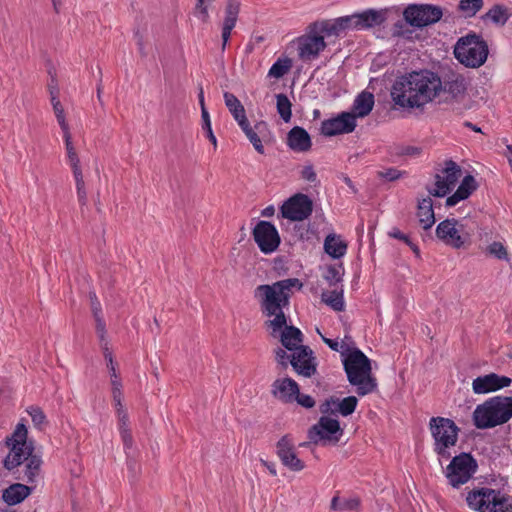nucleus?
I'll list each match as a JSON object with an SVG mask.
<instances>
[{
    "label": "nucleus",
    "mask_w": 512,
    "mask_h": 512,
    "mask_svg": "<svg viewBox=\"0 0 512 512\" xmlns=\"http://www.w3.org/2000/svg\"><path fill=\"white\" fill-rule=\"evenodd\" d=\"M440 78L432 72H412L399 77L391 89L394 103L402 108H421L437 98Z\"/></svg>",
    "instance_id": "1"
},
{
    "label": "nucleus",
    "mask_w": 512,
    "mask_h": 512,
    "mask_svg": "<svg viewBox=\"0 0 512 512\" xmlns=\"http://www.w3.org/2000/svg\"><path fill=\"white\" fill-rule=\"evenodd\" d=\"M27 433L24 424H17L13 434L7 439L10 451L4 460V466L8 470L21 467L17 479L34 483L41 477L42 460L33 453V443L27 441Z\"/></svg>",
    "instance_id": "2"
},
{
    "label": "nucleus",
    "mask_w": 512,
    "mask_h": 512,
    "mask_svg": "<svg viewBox=\"0 0 512 512\" xmlns=\"http://www.w3.org/2000/svg\"><path fill=\"white\" fill-rule=\"evenodd\" d=\"M302 284L296 278L277 281L272 285H260L255 289V297L258 299L262 312L267 317H274L266 322V325L272 329V335L276 336L278 332L286 325V316L283 308L288 305L290 291L293 287Z\"/></svg>",
    "instance_id": "3"
},
{
    "label": "nucleus",
    "mask_w": 512,
    "mask_h": 512,
    "mask_svg": "<svg viewBox=\"0 0 512 512\" xmlns=\"http://www.w3.org/2000/svg\"><path fill=\"white\" fill-rule=\"evenodd\" d=\"M343 366L351 385L356 386V393L365 396L376 387V379L372 375L370 359L359 349H350L343 356Z\"/></svg>",
    "instance_id": "4"
},
{
    "label": "nucleus",
    "mask_w": 512,
    "mask_h": 512,
    "mask_svg": "<svg viewBox=\"0 0 512 512\" xmlns=\"http://www.w3.org/2000/svg\"><path fill=\"white\" fill-rule=\"evenodd\" d=\"M512 418V397L495 396L478 405L473 422L478 429H489L507 423Z\"/></svg>",
    "instance_id": "5"
},
{
    "label": "nucleus",
    "mask_w": 512,
    "mask_h": 512,
    "mask_svg": "<svg viewBox=\"0 0 512 512\" xmlns=\"http://www.w3.org/2000/svg\"><path fill=\"white\" fill-rule=\"evenodd\" d=\"M466 502L470 509L477 512H512L509 498L499 490L487 487L470 490Z\"/></svg>",
    "instance_id": "6"
},
{
    "label": "nucleus",
    "mask_w": 512,
    "mask_h": 512,
    "mask_svg": "<svg viewBox=\"0 0 512 512\" xmlns=\"http://www.w3.org/2000/svg\"><path fill=\"white\" fill-rule=\"evenodd\" d=\"M454 55L465 66L478 68L487 60L488 46L480 36L468 34L457 41Z\"/></svg>",
    "instance_id": "7"
},
{
    "label": "nucleus",
    "mask_w": 512,
    "mask_h": 512,
    "mask_svg": "<svg viewBox=\"0 0 512 512\" xmlns=\"http://www.w3.org/2000/svg\"><path fill=\"white\" fill-rule=\"evenodd\" d=\"M429 429L434 439V451L442 458L451 456L450 449L458 441L459 428L449 418L432 417L429 421Z\"/></svg>",
    "instance_id": "8"
},
{
    "label": "nucleus",
    "mask_w": 512,
    "mask_h": 512,
    "mask_svg": "<svg viewBox=\"0 0 512 512\" xmlns=\"http://www.w3.org/2000/svg\"><path fill=\"white\" fill-rule=\"evenodd\" d=\"M436 236L446 245L460 249L471 243V231L466 225L454 218L440 222L436 228Z\"/></svg>",
    "instance_id": "9"
},
{
    "label": "nucleus",
    "mask_w": 512,
    "mask_h": 512,
    "mask_svg": "<svg viewBox=\"0 0 512 512\" xmlns=\"http://www.w3.org/2000/svg\"><path fill=\"white\" fill-rule=\"evenodd\" d=\"M477 463L470 454L455 456L446 469V477L454 488L467 483L476 472Z\"/></svg>",
    "instance_id": "10"
},
{
    "label": "nucleus",
    "mask_w": 512,
    "mask_h": 512,
    "mask_svg": "<svg viewBox=\"0 0 512 512\" xmlns=\"http://www.w3.org/2000/svg\"><path fill=\"white\" fill-rule=\"evenodd\" d=\"M405 21L411 26L422 28L438 22L443 16L439 6L422 4L409 5L403 12Z\"/></svg>",
    "instance_id": "11"
},
{
    "label": "nucleus",
    "mask_w": 512,
    "mask_h": 512,
    "mask_svg": "<svg viewBox=\"0 0 512 512\" xmlns=\"http://www.w3.org/2000/svg\"><path fill=\"white\" fill-rule=\"evenodd\" d=\"M461 176V168L452 160L444 163V168L435 175L434 187L428 188L431 196L444 197L456 185Z\"/></svg>",
    "instance_id": "12"
},
{
    "label": "nucleus",
    "mask_w": 512,
    "mask_h": 512,
    "mask_svg": "<svg viewBox=\"0 0 512 512\" xmlns=\"http://www.w3.org/2000/svg\"><path fill=\"white\" fill-rule=\"evenodd\" d=\"M252 234L258 247L265 254L274 252L280 244L278 231L270 222L259 221Z\"/></svg>",
    "instance_id": "13"
},
{
    "label": "nucleus",
    "mask_w": 512,
    "mask_h": 512,
    "mask_svg": "<svg viewBox=\"0 0 512 512\" xmlns=\"http://www.w3.org/2000/svg\"><path fill=\"white\" fill-rule=\"evenodd\" d=\"M297 44L298 56L304 62L316 59L320 52L326 48L324 36L314 32L312 26H310V31L307 34L298 38Z\"/></svg>",
    "instance_id": "14"
},
{
    "label": "nucleus",
    "mask_w": 512,
    "mask_h": 512,
    "mask_svg": "<svg viewBox=\"0 0 512 512\" xmlns=\"http://www.w3.org/2000/svg\"><path fill=\"white\" fill-rule=\"evenodd\" d=\"M312 201L304 194H296L288 199L281 207L284 218L292 221H302L312 213Z\"/></svg>",
    "instance_id": "15"
},
{
    "label": "nucleus",
    "mask_w": 512,
    "mask_h": 512,
    "mask_svg": "<svg viewBox=\"0 0 512 512\" xmlns=\"http://www.w3.org/2000/svg\"><path fill=\"white\" fill-rule=\"evenodd\" d=\"M355 115L350 112H342L338 116L324 120L321 123V133L324 136L348 134L356 128Z\"/></svg>",
    "instance_id": "16"
},
{
    "label": "nucleus",
    "mask_w": 512,
    "mask_h": 512,
    "mask_svg": "<svg viewBox=\"0 0 512 512\" xmlns=\"http://www.w3.org/2000/svg\"><path fill=\"white\" fill-rule=\"evenodd\" d=\"M337 433L340 435L342 433L338 420L323 416L317 424L310 428L308 438L314 444L322 441H338L339 437L334 436Z\"/></svg>",
    "instance_id": "17"
},
{
    "label": "nucleus",
    "mask_w": 512,
    "mask_h": 512,
    "mask_svg": "<svg viewBox=\"0 0 512 512\" xmlns=\"http://www.w3.org/2000/svg\"><path fill=\"white\" fill-rule=\"evenodd\" d=\"M276 453L282 464L291 471H301L305 468L304 462L298 458L292 439L285 435L276 444Z\"/></svg>",
    "instance_id": "18"
},
{
    "label": "nucleus",
    "mask_w": 512,
    "mask_h": 512,
    "mask_svg": "<svg viewBox=\"0 0 512 512\" xmlns=\"http://www.w3.org/2000/svg\"><path fill=\"white\" fill-rule=\"evenodd\" d=\"M290 363L294 370L304 377H311L316 372L315 358L307 346H300L292 353Z\"/></svg>",
    "instance_id": "19"
},
{
    "label": "nucleus",
    "mask_w": 512,
    "mask_h": 512,
    "mask_svg": "<svg viewBox=\"0 0 512 512\" xmlns=\"http://www.w3.org/2000/svg\"><path fill=\"white\" fill-rule=\"evenodd\" d=\"M512 380L507 376L490 373L475 378L472 382V390L475 394H487L510 386Z\"/></svg>",
    "instance_id": "20"
},
{
    "label": "nucleus",
    "mask_w": 512,
    "mask_h": 512,
    "mask_svg": "<svg viewBox=\"0 0 512 512\" xmlns=\"http://www.w3.org/2000/svg\"><path fill=\"white\" fill-rule=\"evenodd\" d=\"M299 385L289 377L276 379L272 384L271 393L283 403H293L297 399Z\"/></svg>",
    "instance_id": "21"
},
{
    "label": "nucleus",
    "mask_w": 512,
    "mask_h": 512,
    "mask_svg": "<svg viewBox=\"0 0 512 512\" xmlns=\"http://www.w3.org/2000/svg\"><path fill=\"white\" fill-rule=\"evenodd\" d=\"M351 28L365 29L381 25L386 20L385 10L369 9L349 16Z\"/></svg>",
    "instance_id": "22"
},
{
    "label": "nucleus",
    "mask_w": 512,
    "mask_h": 512,
    "mask_svg": "<svg viewBox=\"0 0 512 512\" xmlns=\"http://www.w3.org/2000/svg\"><path fill=\"white\" fill-rule=\"evenodd\" d=\"M240 11V0H228L225 8V18L222 26V50L224 51L229 41L231 31L235 27Z\"/></svg>",
    "instance_id": "23"
},
{
    "label": "nucleus",
    "mask_w": 512,
    "mask_h": 512,
    "mask_svg": "<svg viewBox=\"0 0 512 512\" xmlns=\"http://www.w3.org/2000/svg\"><path fill=\"white\" fill-rule=\"evenodd\" d=\"M313 31L323 36H337L343 30L351 28L349 16L341 17L336 20H324L315 22L311 25Z\"/></svg>",
    "instance_id": "24"
},
{
    "label": "nucleus",
    "mask_w": 512,
    "mask_h": 512,
    "mask_svg": "<svg viewBox=\"0 0 512 512\" xmlns=\"http://www.w3.org/2000/svg\"><path fill=\"white\" fill-rule=\"evenodd\" d=\"M104 358L107 361V368L110 373V382L112 387V397L114 406H121L122 404V392H121V380L117 374L116 366L113 361L112 352L109 350V347H104Z\"/></svg>",
    "instance_id": "25"
},
{
    "label": "nucleus",
    "mask_w": 512,
    "mask_h": 512,
    "mask_svg": "<svg viewBox=\"0 0 512 512\" xmlns=\"http://www.w3.org/2000/svg\"><path fill=\"white\" fill-rule=\"evenodd\" d=\"M287 144L294 151L306 152L311 148V139L305 129L297 126L288 133Z\"/></svg>",
    "instance_id": "26"
},
{
    "label": "nucleus",
    "mask_w": 512,
    "mask_h": 512,
    "mask_svg": "<svg viewBox=\"0 0 512 512\" xmlns=\"http://www.w3.org/2000/svg\"><path fill=\"white\" fill-rule=\"evenodd\" d=\"M417 218L424 230L430 229L435 223L432 199L428 196L418 199Z\"/></svg>",
    "instance_id": "27"
},
{
    "label": "nucleus",
    "mask_w": 512,
    "mask_h": 512,
    "mask_svg": "<svg viewBox=\"0 0 512 512\" xmlns=\"http://www.w3.org/2000/svg\"><path fill=\"white\" fill-rule=\"evenodd\" d=\"M476 188L475 178L472 175L465 176L456 192L446 199V206L452 207L458 202L467 199Z\"/></svg>",
    "instance_id": "28"
},
{
    "label": "nucleus",
    "mask_w": 512,
    "mask_h": 512,
    "mask_svg": "<svg viewBox=\"0 0 512 512\" xmlns=\"http://www.w3.org/2000/svg\"><path fill=\"white\" fill-rule=\"evenodd\" d=\"M31 492V487L21 483H15L3 491L2 498L4 502L12 506L21 503L31 494Z\"/></svg>",
    "instance_id": "29"
},
{
    "label": "nucleus",
    "mask_w": 512,
    "mask_h": 512,
    "mask_svg": "<svg viewBox=\"0 0 512 512\" xmlns=\"http://www.w3.org/2000/svg\"><path fill=\"white\" fill-rule=\"evenodd\" d=\"M464 91L465 85L462 79L446 81L444 84L440 80V89L437 97L443 101H449L450 99L458 98Z\"/></svg>",
    "instance_id": "30"
},
{
    "label": "nucleus",
    "mask_w": 512,
    "mask_h": 512,
    "mask_svg": "<svg viewBox=\"0 0 512 512\" xmlns=\"http://www.w3.org/2000/svg\"><path fill=\"white\" fill-rule=\"evenodd\" d=\"M117 419H118V429L126 449H130L133 446V437L129 427V418L124 406H115Z\"/></svg>",
    "instance_id": "31"
},
{
    "label": "nucleus",
    "mask_w": 512,
    "mask_h": 512,
    "mask_svg": "<svg viewBox=\"0 0 512 512\" xmlns=\"http://www.w3.org/2000/svg\"><path fill=\"white\" fill-rule=\"evenodd\" d=\"M374 95L370 92H361L354 100L352 112L357 117L363 118L367 116L373 109Z\"/></svg>",
    "instance_id": "32"
},
{
    "label": "nucleus",
    "mask_w": 512,
    "mask_h": 512,
    "mask_svg": "<svg viewBox=\"0 0 512 512\" xmlns=\"http://www.w3.org/2000/svg\"><path fill=\"white\" fill-rule=\"evenodd\" d=\"M281 331V343L282 345L290 350L294 351L295 349L299 348L302 343V333L301 331L294 327V326H283Z\"/></svg>",
    "instance_id": "33"
},
{
    "label": "nucleus",
    "mask_w": 512,
    "mask_h": 512,
    "mask_svg": "<svg viewBox=\"0 0 512 512\" xmlns=\"http://www.w3.org/2000/svg\"><path fill=\"white\" fill-rule=\"evenodd\" d=\"M324 249L328 255L334 259H339L346 254L347 244L340 238V236L330 234L324 241Z\"/></svg>",
    "instance_id": "34"
},
{
    "label": "nucleus",
    "mask_w": 512,
    "mask_h": 512,
    "mask_svg": "<svg viewBox=\"0 0 512 512\" xmlns=\"http://www.w3.org/2000/svg\"><path fill=\"white\" fill-rule=\"evenodd\" d=\"M239 126L241 127V129L243 130V132L245 133V135L247 136V138L249 139V141L252 143L253 147L255 148V150L260 153V154H263L264 153V146L262 144V141L259 137V133L262 132L263 128H264V124L263 123H257L254 128L250 127L249 125V122H248V119L245 120V123H240Z\"/></svg>",
    "instance_id": "35"
},
{
    "label": "nucleus",
    "mask_w": 512,
    "mask_h": 512,
    "mask_svg": "<svg viewBox=\"0 0 512 512\" xmlns=\"http://www.w3.org/2000/svg\"><path fill=\"white\" fill-rule=\"evenodd\" d=\"M224 102L229 112L232 114L238 124L245 123L247 119L244 106L241 104L239 99L230 92H224Z\"/></svg>",
    "instance_id": "36"
},
{
    "label": "nucleus",
    "mask_w": 512,
    "mask_h": 512,
    "mask_svg": "<svg viewBox=\"0 0 512 512\" xmlns=\"http://www.w3.org/2000/svg\"><path fill=\"white\" fill-rule=\"evenodd\" d=\"M63 138L65 141V148H66L68 163H69L72 171L81 170L80 159L78 157L76 148L72 142L71 132L68 131V132L63 133Z\"/></svg>",
    "instance_id": "37"
},
{
    "label": "nucleus",
    "mask_w": 512,
    "mask_h": 512,
    "mask_svg": "<svg viewBox=\"0 0 512 512\" xmlns=\"http://www.w3.org/2000/svg\"><path fill=\"white\" fill-rule=\"evenodd\" d=\"M511 14L509 10L503 5H494L489 11L485 14L484 18L491 20L493 23L497 25L503 26L509 19Z\"/></svg>",
    "instance_id": "38"
},
{
    "label": "nucleus",
    "mask_w": 512,
    "mask_h": 512,
    "mask_svg": "<svg viewBox=\"0 0 512 512\" xmlns=\"http://www.w3.org/2000/svg\"><path fill=\"white\" fill-rule=\"evenodd\" d=\"M51 103L53 106V111L55 114V117L57 119V122L62 130L63 133L70 131L68 122L65 117L64 108L60 102V100L57 98V96L51 92Z\"/></svg>",
    "instance_id": "39"
},
{
    "label": "nucleus",
    "mask_w": 512,
    "mask_h": 512,
    "mask_svg": "<svg viewBox=\"0 0 512 512\" xmlns=\"http://www.w3.org/2000/svg\"><path fill=\"white\" fill-rule=\"evenodd\" d=\"M322 301L330 306L335 311H342L344 309V301L342 292L333 290L322 293Z\"/></svg>",
    "instance_id": "40"
},
{
    "label": "nucleus",
    "mask_w": 512,
    "mask_h": 512,
    "mask_svg": "<svg viewBox=\"0 0 512 512\" xmlns=\"http://www.w3.org/2000/svg\"><path fill=\"white\" fill-rule=\"evenodd\" d=\"M292 61L289 58H279L269 69L268 76L279 79L289 72Z\"/></svg>",
    "instance_id": "41"
},
{
    "label": "nucleus",
    "mask_w": 512,
    "mask_h": 512,
    "mask_svg": "<svg viewBox=\"0 0 512 512\" xmlns=\"http://www.w3.org/2000/svg\"><path fill=\"white\" fill-rule=\"evenodd\" d=\"M358 400L355 396H348L342 400H333V404L337 405V410L342 416L351 415L357 406Z\"/></svg>",
    "instance_id": "42"
},
{
    "label": "nucleus",
    "mask_w": 512,
    "mask_h": 512,
    "mask_svg": "<svg viewBox=\"0 0 512 512\" xmlns=\"http://www.w3.org/2000/svg\"><path fill=\"white\" fill-rule=\"evenodd\" d=\"M483 7V0H460L458 8L465 17H472Z\"/></svg>",
    "instance_id": "43"
},
{
    "label": "nucleus",
    "mask_w": 512,
    "mask_h": 512,
    "mask_svg": "<svg viewBox=\"0 0 512 512\" xmlns=\"http://www.w3.org/2000/svg\"><path fill=\"white\" fill-rule=\"evenodd\" d=\"M75 184H76V191H77V197L78 201L81 206H85L87 204V192L85 187V181L81 170L72 171Z\"/></svg>",
    "instance_id": "44"
},
{
    "label": "nucleus",
    "mask_w": 512,
    "mask_h": 512,
    "mask_svg": "<svg viewBox=\"0 0 512 512\" xmlns=\"http://www.w3.org/2000/svg\"><path fill=\"white\" fill-rule=\"evenodd\" d=\"M486 252L489 255H491L499 260H504L507 262H509V260H510L508 251H507L506 247L503 245V243H501V242H497V241L492 242L491 244H489L487 246Z\"/></svg>",
    "instance_id": "45"
},
{
    "label": "nucleus",
    "mask_w": 512,
    "mask_h": 512,
    "mask_svg": "<svg viewBox=\"0 0 512 512\" xmlns=\"http://www.w3.org/2000/svg\"><path fill=\"white\" fill-rule=\"evenodd\" d=\"M276 98L278 113L285 122H288L291 118V102L284 94H278Z\"/></svg>",
    "instance_id": "46"
},
{
    "label": "nucleus",
    "mask_w": 512,
    "mask_h": 512,
    "mask_svg": "<svg viewBox=\"0 0 512 512\" xmlns=\"http://www.w3.org/2000/svg\"><path fill=\"white\" fill-rule=\"evenodd\" d=\"M201 119H202V123H201L202 130L205 131L208 139L210 140V142L212 143L214 148H216L217 147V139L213 133L210 115L206 108H203V115H201Z\"/></svg>",
    "instance_id": "47"
},
{
    "label": "nucleus",
    "mask_w": 512,
    "mask_h": 512,
    "mask_svg": "<svg viewBox=\"0 0 512 512\" xmlns=\"http://www.w3.org/2000/svg\"><path fill=\"white\" fill-rule=\"evenodd\" d=\"M31 416L32 422L38 429H42L46 425V416L43 410L37 406H31L27 409Z\"/></svg>",
    "instance_id": "48"
},
{
    "label": "nucleus",
    "mask_w": 512,
    "mask_h": 512,
    "mask_svg": "<svg viewBox=\"0 0 512 512\" xmlns=\"http://www.w3.org/2000/svg\"><path fill=\"white\" fill-rule=\"evenodd\" d=\"M213 1L214 0H197L196 2L194 15L204 23H206L209 19L208 6Z\"/></svg>",
    "instance_id": "49"
},
{
    "label": "nucleus",
    "mask_w": 512,
    "mask_h": 512,
    "mask_svg": "<svg viewBox=\"0 0 512 512\" xmlns=\"http://www.w3.org/2000/svg\"><path fill=\"white\" fill-rule=\"evenodd\" d=\"M96 322V333L100 340V346L102 350L104 351V347L106 344V347H108V341L106 339V329H105V322L101 316H97L95 318Z\"/></svg>",
    "instance_id": "50"
},
{
    "label": "nucleus",
    "mask_w": 512,
    "mask_h": 512,
    "mask_svg": "<svg viewBox=\"0 0 512 512\" xmlns=\"http://www.w3.org/2000/svg\"><path fill=\"white\" fill-rule=\"evenodd\" d=\"M406 174L405 171L398 170L396 168H387L378 172L380 178H384L388 181H395L400 179Z\"/></svg>",
    "instance_id": "51"
},
{
    "label": "nucleus",
    "mask_w": 512,
    "mask_h": 512,
    "mask_svg": "<svg viewBox=\"0 0 512 512\" xmlns=\"http://www.w3.org/2000/svg\"><path fill=\"white\" fill-rule=\"evenodd\" d=\"M322 340L326 343L333 351L340 352L342 357L350 350L345 343H339L336 340H332L321 335Z\"/></svg>",
    "instance_id": "52"
},
{
    "label": "nucleus",
    "mask_w": 512,
    "mask_h": 512,
    "mask_svg": "<svg viewBox=\"0 0 512 512\" xmlns=\"http://www.w3.org/2000/svg\"><path fill=\"white\" fill-rule=\"evenodd\" d=\"M295 402L307 409L315 406L314 399L310 395L301 394L300 391L297 393V399H295Z\"/></svg>",
    "instance_id": "53"
},
{
    "label": "nucleus",
    "mask_w": 512,
    "mask_h": 512,
    "mask_svg": "<svg viewBox=\"0 0 512 512\" xmlns=\"http://www.w3.org/2000/svg\"><path fill=\"white\" fill-rule=\"evenodd\" d=\"M360 506L359 498H349L341 501V511L357 510Z\"/></svg>",
    "instance_id": "54"
},
{
    "label": "nucleus",
    "mask_w": 512,
    "mask_h": 512,
    "mask_svg": "<svg viewBox=\"0 0 512 512\" xmlns=\"http://www.w3.org/2000/svg\"><path fill=\"white\" fill-rule=\"evenodd\" d=\"M275 358L276 361L283 367L286 368L288 366L289 356L286 351L282 348H277L275 350Z\"/></svg>",
    "instance_id": "55"
},
{
    "label": "nucleus",
    "mask_w": 512,
    "mask_h": 512,
    "mask_svg": "<svg viewBox=\"0 0 512 512\" xmlns=\"http://www.w3.org/2000/svg\"><path fill=\"white\" fill-rule=\"evenodd\" d=\"M302 178L309 181L315 182L317 179V175L311 165L305 166L301 172Z\"/></svg>",
    "instance_id": "56"
},
{
    "label": "nucleus",
    "mask_w": 512,
    "mask_h": 512,
    "mask_svg": "<svg viewBox=\"0 0 512 512\" xmlns=\"http://www.w3.org/2000/svg\"><path fill=\"white\" fill-rule=\"evenodd\" d=\"M90 300H91V309H92L94 318H96L97 316H101V304L98 301L96 295L91 294Z\"/></svg>",
    "instance_id": "57"
},
{
    "label": "nucleus",
    "mask_w": 512,
    "mask_h": 512,
    "mask_svg": "<svg viewBox=\"0 0 512 512\" xmlns=\"http://www.w3.org/2000/svg\"><path fill=\"white\" fill-rule=\"evenodd\" d=\"M421 153V149L415 146H405L399 152L400 155L406 156H418Z\"/></svg>",
    "instance_id": "58"
},
{
    "label": "nucleus",
    "mask_w": 512,
    "mask_h": 512,
    "mask_svg": "<svg viewBox=\"0 0 512 512\" xmlns=\"http://www.w3.org/2000/svg\"><path fill=\"white\" fill-rule=\"evenodd\" d=\"M389 235L391 237H393V238H396V239L404 241L406 244H408V242L410 241V239H409V237L407 235H405L399 229H396V228L392 229L389 232Z\"/></svg>",
    "instance_id": "59"
},
{
    "label": "nucleus",
    "mask_w": 512,
    "mask_h": 512,
    "mask_svg": "<svg viewBox=\"0 0 512 512\" xmlns=\"http://www.w3.org/2000/svg\"><path fill=\"white\" fill-rule=\"evenodd\" d=\"M261 463H262L263 466H265L269 470V472L273 476L277 475L276 466H275V464L273 462H268L266 460L261 459Z\"/></svg>",
    "instance_id": "60"
},
{
    "label": "nucleus",
    "mask_w": 512,
    "mask_h": 512,
    "mask_svg": "<svg viewBox=\"0 0 512 512\" xmlns=\"http://www.w3.org/2000/svg\"><path fill=\"white\" fill-rule=\"evenodd\" d=\"M341 501L339 497L335 496L331 500V509L341 511Z\"/></svg>",
    "instance_id": "61"
},
{
    "label": "nucleus",
    "mask_w": 512,
    "mask_h": 512,
    "mask_svg": "<svg viewBox=\"0 0 512 512\" xmlns=\"http://www.w3.org/2000/svg\"><path fill=\"white\" fill-rule=\"evenodd\" d=\"M274 207L273 206H268L266 207L263 211H262V216L264 217H271L273 214H274Z\"/></svg>",
    "instance_id": "62"
},
{
    "label": "nucleus",
    "mask_w": 512,
    "mask_h": 512,
    "mask_svg": "<svg viewBox=\"0 0 512 512\" xmlns=\"http://www.w3.org/2000/svg\"><path fill=\"white\" fill-rule=\"evenodd\" d=\"M407 245L412 249V251L415 253V255H416L417 257H419V256H420V250H419L418 246H417L415 243H413V242L410 240V241L408 242V244H407Z\"/></svg>",
    "instance_id": "63"
},
{
    "label": "nucleus",
    "mask_w": 512,
    "mask_h": 512,
    "mask_svg": "<svg viewBox=\"0 0 512 512\" xmlns=\"http://www.w3.org/2000/svg\"><path fill=\"white\" fill-rule=\"evenodd\" d=\"M199 104L201 107V115H203V108H206V107H205V102H204V93H203L202 89H200V92H199Z\"/></svg>",
    "instance_id": "64"
}]
</instances>
